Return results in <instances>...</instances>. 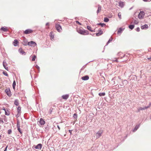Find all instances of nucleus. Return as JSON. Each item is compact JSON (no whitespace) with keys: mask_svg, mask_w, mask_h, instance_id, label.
<instances>
[{"mask_svg":"<svg viewBox=\"0 0 151 151\" xmlns=\"http://www.w3.org/2000/svg\"><path fill=\"white\" fill-rule=\"evenodd\" d=\"M134 23L135 24H137L138 23V22L136 20H135L134 21Z\"/></svg>","mask_w":151,"mask_h":151,"instance_id":"nucleus-42","label":"nucleus"},{"mask_svg":"<svg viewBox=\"0 0 151 151\" xmlns=\"http://www.w3.org/2000/svg\"><path fill=\"white\" fill-rule=\"evenodd\" d=\"M2 109H3V110H4L5 111H6V109H5V107H3V108H2Z\"/></svg>","mask_w":151,"mask_h":151,"instance_id":"nucleus-49","label":"nucleus"},{"mask_svg":"<svg viewBox=\"0 0 151 151\" xmlns=\"http://www.w3.org/2000/svg\"><path fill=\"white\" fill-rule=\"evenodd\" d=\"M50 35L51 39H53L54 37V35L53 34V32H50Z\"/></svg>","mask_w":151,"mask_h":151,"instance_id":"nucleus-25","label":"nucleus"},{"mask_svg":"<svg viewBox=\"0 0 151 151\" xmlns=\"http://www.w3.org/2000/svg\"><path fill=\"white\" fill-rule=\"evenodd\" d=\"M148 59L149 60H150V61H151V57H150V58H148Z\"/></svg>","mask_w":151,"mask_h":151,"instance_id":"nucleus-54","label":"nucleus"},{"mask_svg":"<svg viewBox=\"0 0 151 151\" xmlns=\"http://www.w3.org/2000/svg\"><path fill=\"white\" fill-rule=\"evenodd\" d=\"M1 135H0V139H1Z\"/></svg>","mask_w":151,"mask_h":151,"instance_id":"nucleus-59","label":"nucleus"},{"mask_svg":"<svg viewBox=\"0 0 151 151\" xmlns=\"http://www.w3.org/2000/svg\"><path fill=\"white\" fill-rule=\"evenodd\" d=\"M113 38L111 37L109 40L108 42H107L106 45H107L109 44L111 41L112 40Z\"/></svg>","mask_w":151,"mask_h":151,"instance_id":"nucleus-33","label":"nucleus"},{"mask_svg":"<svg viewBox=\"0 0 151 151\" xmlns=\"http://www.w3.org/2000/svg\"><path fill=\"white\" fill-rule=\"evenodd\" d=\"M3 66L4 68L7 67V64L6 63V62L5 61H4L3 63Z\"/></svg>","mask_w":151,"mask_h":151,"instance_id":"nucleus-28","label":"nucleus"},{"mask_svg":"<svg viewBox=\"0 0 151 151\" xmlns=\"http://www.w3.org/2000/svg\"><path fill=\"white\" fill-rule=\"evenodd\" d=\"M21 114H20V113H17V114L16 115V116L17 118L19 117L20 116V115Z\"/></svg>","mask_w":151,"mask_h":151,"instance_id":"nucleus-39","label":"nucleus"},{"mask_svg":"<svg viewBox=\"0 0 151 151\" xmlns=\"http://www.w3.org/2000/svg\"><path fill=\"white\" fill-rule=\"evenodd\" d=\"M136 30L137 32H139L140 31V28L139 27H138L136 29Z\"/></svg>","mask_w":151,"mask_h":151,"instance_id":"nucleus-43","label":"nucleus"},{"mask_svg":"<svg viewBox=\"0 0 151 151\" xmlns=\"http://www.w3.org/2000/svg\"><path fill=\"white\" fill-rule=\"evenodd\" d=\"M8 146H7L5 148V150H4V151H6L7 150V148Z\"/></svg>","mask_w":151,"mask_h":151,"instance_id":"nucleus-50","label":"nucleus"},{"mask_svg":"<svg viewBox=\"0 0 151 151\" xmlns=\"http://www.w3.org/2000/svg\"><path fill=\"white\" fill-rule=\"evenodd\" d=\"M114 80V79H113L112 80V81H113Z\"/></svg>","mask_w":151,"mask_h":151,"instance_id":"nucleus-60","label":"nucleus"},{"mask_svg":"<svg viewBox=\"0 0 151 151\" xmlns=\"http://www.w3.org/2000/svg\"><path fill=\"white\" fill-rule=\"evenodd\" d=\"M76 23L80 25H81V23H80V22H79L78 21H76Z\"/></svg>","mask_w":151,"mask_h":151,"instance_id":"nucleus-46","label":"nucleus"},{"mask_svg":"<svg viewBox=\"0 0 151 151\" xmlns=\"http://www.w3.org/2000/svg\"><path fill=\"white\" fill-rule=\"evenodd\" d=\"M124 28L123 29H122V28H120L117 31V33L118 34H121L122 32V31L124 30Z\"/></svg>","mask_w":151,"mask_h":151,"instance_id":"nucleus-19","label":"nucleus"},{"mask_svg":"<svg viewBox=\"0 0 151 151\" xmlns=\"http://www.w3.org/2000/svg\"><path fill=\"white\" fill-rule=\"evenodd\" d=\"M49 25V22H47L46 24V26H48Z\"/></svg>","mask_w":151,"mask_h":151,"instance_id":"nucleus-52","label":"nucleus"},{"mask_svg":"<svg viewBox=\"0 0 151 151\" xmlns=\"http://www.w3.org/2000/svg\"><path fill=\"white\" fill-rule=\"evenodd\" d=\"M139 125H136L135 127L134 128L133 130V132H135V131H136L137 130V129L139 128Z\"/></svg>","mask_w":151,"mask_h":151,"instance_id":"nucleus-24","label":"nucleus"},{"mask_svg":"<svg viewBox=\"0 0 151 151\" xmlns=\"http://www.w3.org/2000/svg\"><path fill=\"white\" fill-rule=\"evenodd\" d=\"M98 32V33L96 34V36H99L103 34V32L101 29H99Z\"/></svg>","mask_w":151,"mask_h":151,"instance_id":"nucleus-14","label":"nucleus"},{"mask_svg":"<svg viewBox=\"0 0 151 151\" xmlns=\"http://www.w3.org/2000/svg\"><path fill=\"white\" fill-rule=\"evenodd\" d=\"M134 25H130L129 26V28L131 29H132L134 28Z\"/></svg>","mask_w":151,"mask_h":151,"instance_id":"nucleus-31","label":"nucleus"},{"mask_svg":"<svg viewBox=\"0 0 151 151\" xmlns=\"http://www.w3.org/2000/svg\"><path fill=\"white\" fill-rule=\"evenodd\" d=\"M18 42L17 40H15L13 42V44L15 46H16L18 45Z\"/></svg>","mask_w":151,"mask_h":151,"instance_id":"nucleus-20","label":"nucleus"},{"mask_svg":"<svg viewBox=\"0 0 151 151\" xmlns=\"http://www.w3.org/2000/svg\"><path fill=\"white\" fill-rule=\"evenodd\" d=\"M19 51L20 53H21L22 54L25 55L26 53L25 52L23 51L21 48H19Z\"/></svg>","mask_w":151,"mask_h":151,"instance_id":"nucleus-22","label":"nucleus"},{"mask_svg":"<svg viewBox=\"0 0 151 151\" xmlns=\"http://www.w3.org/2000/svg\"><path fill=\"white\" fill-rule=\"evenodd\" d=\"M5 114L6 115H9V112L8 110L5 111Z\"/></svg>","mask_w":151,"mask_h":151,"instance_id":"nucleus-36","label":"nucleus"},{"mask_svg":"<svg viewBox=\"0 0 151 151\" xmlns=\"http://www.w3.org/2000/svg\"><path fill=\"white\" fill-rule=\"evenodd\" d=\"M105 95V93L104 92L100 93H99V95L100 96H104Z\"/></svg>","mask_w":151,"mask_h":151,"instance_id":"nucleus-27","label":"nucleus"},{"mask_svg":"<svg viewBox=\"0 0 151 151\" xmlns=\"http://www.w3.org/2000/svg\"><path fill=\"white\" fill-rule=\"evenodd\" d=\"M17 113H21V108L20 106L18 107L17 109Z\"/></svg>","mask_w":151,"mask_h":151,"instance_id":"nucleus-21","label":"nucleus"},{"mask_svg":"<svg viewBox=\"0 0 151 151\" xmlns=\"http://www.w3.org/2000/svg\"><path fill=\"white\" fill-rule=\"evenodd\" d=\"M93 31H91V32H95V29L94 30H92Z\"/></svg>","mask_w":151,"mask_h":151,"instance_id":"nucleus-57","label":"nucleus"},{"mask_svg":"<svg viewBox=\"0 0 151 151\" xmlns=\"http://www.w3.org/2000/svg\"><path fill=\"white\" fill-rule=\"evenodd\" d=\"M35 67L38 69V70H40V67H39L38 65H36L35 66Z\"/></svg>","mask_w":151,"mask_h":151,"instance_id":"nucleus-45","label":"nucleus"},{"mask_svg":"<svg viewBox=\"0 0 151 151\" xmlns=\"http://www.w3.org/2000/svg\"><path fill=\"white\" fill-rule=\"evenodd\" d=\"M17 129H18V131H19V132H20V133L21 134H22V132L21 131V130L19 122H17Z\"/></svg>","mask_w":151,"mask_h":151,"instance_id":"nucleus-9","label":"nucleus"},{"mask_svg":"<svg viewBox=\"0 0 151 151\" xmlns=\"http://www.w3.org/2000/svg\"><path fill=\"white\" fill-rule=\"evenodd\" d=\"M16 82L15 81H14L12 84V87L13 88V89H14L15 88V86H16Z\"/></svg>","mask_w":151,"mask_h":151,"instance_id":"nucleus-32","label":"nucleus"},{"mask_svg":"<svg viewBox=\"0 0 151 151\" xmlns=\"http://www.w3.org/2000/svg\"><path fill=\"white\" fill-rule=\"evenodd\" d=\"M1 30L4 32H6L7 31V29L6 27H2L1 29Z\"/></svg>","mask_w":151,"mask_h":151,"instance_id":"nucleus-26","label":"nucleus"},{"mask_svg":"<svg viewBox=\"0 0 151 151\" xmlns=\"http://www.w3.org/2000/svg\"><path fill=\"white\" fill-rule=\"evenodd\" d=\"M118 78H119L120 79V78L119 77Z\"/></svg>","mask_w":151,"mask_h":151,"instance_id":"nucleus-61","label":"nucleus"},{"mask_svg":"<svg viewBox=\"0 0 151 151\" xmlns=\"http://www.w3.org/2000/svg\"><path fill=\"white\" fill-rule=\"evenodd\" d=\"M5 92L6 93L7 95L9 96H11L12 95L10 89L9 88H8L5 89Z\"/></svg>","mask_w":151,"mask_h":151,"instance_id":"nucleus-7","label":"nucleus"},{"mask_svg":"<svg viewBox=\"0 0 151 151\" xmlns=\"http://www.w3.org/2000/svg\"><path fill=\"white\" fill-rule=\"evenodd\" d=\"M32 30L30 29H28L24 31V33L25 34H28L32 33Z\"/></svg>","mask_w":151,"mask_h":151,"instance_id":"nucleus-8","label":"nucleus"},{"mask_svg":"<svg viewBox=\"0 0 151 151\" xmlns=\"http://www.w3.org/2000/svg\"><path fill=\"white\" fill-rule=\"evenodd\" d=\"M77 32L79 34L84 35H87L88 34V32L86 30H82L79 29L77 30Z\"/></svg>","mask_w":151,"mask_h":151,"instance_id":"nucleus-1","label":"nucleus"},{"mask_svg":"<svg viewBox=\"0 0 151 151\" xmlns=\"http://www.w3.org/2000/svg\"><path fill=\"white\" fill-rule=\"evenodd\" d=\"M150 107V106L149 105L147 106H145L143 108L140 107L139 108V109H138V111L139 112L140 111V110H144L146 109H147L149 108Z\"/></svg>","mask_w":151,"mask_h":151,"instance_id":"nucleus-12","label":"nucleus"},{"mask_svg":"<svg viewBox=\"0 0 151 151\" xmlns=\"http://www.w3.org/2000/svg\"><path fill=\"white\" fill-rule=\"evenodd\" d=\"M119 5L121 8L123 7L124 5V2L121 1H120L119 2Z\"/></svg>","mask_w":151,"mask_h":151,"instance_id":"nucleus-16","label":"nucleus"},{"mask_svg":"<svg viewBox=\"0 0 151 151\" xmlns=\"http://www.w3.org/2000/svg\"><path fill=\"white\" fill-rule=\"evenodd\" d=\"M72 130H69V132L70 133V135H71V134H72Z\"/></svg>","mask_w":151,"mask_h":151,"instance_id":"nucleus-48","label":"nucleus"},{"mask_svg":"<svg viewBox=\"0 0 151 151\" xmlns=\"http://www.w3.org/2000/svg\"><path fill=\"white\" fill-rule=\"evenodd\" d=\"M27 45L31 47H35L37 45L36 43L35 42L32 41L28 42Z\"/></svg>","mask_w":151,"mask_h":151,"instance_id":"nucleus-5","label":"nucleus"},{"mask_svg":"<svg viewBox=\"0 0 151 151\" xmlns=\"http://www.w3.org/2000/svg\"><path fill=\"white\" fill-rule=\"evenodd\" d=\"M27 41L26 40H24L23 41V44L24 45L26 46L27 44Z\"/></svg>","mask_w":151,"mask_h":151,"instance_id":"nucleus-30","label":"nucleus"},{"mask_svg":"<svg viewBox=\"0 0 151 151\" xmlns=\"http://www.w3.org/2000/svg\"><path fill=\"white\" fill-rule=\"evenodd\" d=\"M12 133V131L11 129H9L8 130V134H10Z\"/></svg>","mask_w":151,"mask_h":151,"instance_id":"nucleus-44","label":"nucleus"},{"mask_svg":"<svg viewBox=\"0 0 151 151\" xmlns=\"http://www.w3.org/2000/svg\"><path fill=\"white\" fill-rule=\"evenodd\" d=\"M57 127H58V129L59 130H60V127L59 126V125H57Z\"/></svg>","mask_w":151,"mask_h":151,"instance_id":"nucleus-53","label":"nucleus"},{"mask_svg":"<svg viewBox=\"0 0 151 151\" xmlns=\"http://www.w3.org/2000/svg\"><path fill=\"white\" fill-rule=\"evenodd\" d=\"M5 69L6 70H8V68L7 67H5Z\"/></svg>","mask_w":151,"mask_h":151,"instance_id":"nucleus-51","label":"nucleus"},{"mask_svg":"<svg viewBox=\"0 0 151 151\" xmlns=\"http://www.w3.org/2000/svg\"><path fill=\"white\" fill-rule=\"evenodd\" d=\"M103 134V131L102 130H100L96 134V138L98 139Z\"/></svg>","mask_w":151,"mask_h":151,"instance_id":"nucleus-3","label":"nucleus"},{"mask_svg":"<svg viewBox=\"0 0 151 151\" xmlns=\"http://www.w3.org/2000/svg\"><path fill=\"white\" fill-rule=\"evenodd\" d=\"M109 20V19L106 17L104 18V21L105 22H108Z\"/></svg>","mask_w":151,"mask_h":151,"instance_id":"nucleus-35","label":"nucleus"},{"mask_svg":"<svg viewBox=\"0 0 151 151\" xmlns=\"http://www.w3.org/2000/svg\"><path fill=\"white\" fill-rule=\"evenodd\" d=\"M3 73L6 76H8V74L5 71H3Z\"/></svg>","mask_w":151,"mask_h":151,"instance_id":"nucleus-37","label":"nucleus"},{"mask_svg":"<svg viewBox=\"0 0 151 151\" xmlns=\"http://www.w3.org/2000/svg\"><path fill=\"white\" fill-rule=\"evenodd\" d=\"M128 83V82L126 80H124L122 82L121 84H119L118 85V87L119 88H121V86H123L124 87Z\"/></svg>","mask_w":151,"mask_h":151,"instance_id":"nucleus-2","label":"nucleus"},{"mask_svg":"<svg viewBox=\"0 0 151 151\" xmlns=\"http://www.w3.org/2000/svg\"><path fill=\"white\" fill-rule=\"evenodd\" d=\"M69 95L68 94H66L63 95L62 96V98L66 100L68 98Z\"/></svg>","mask_w":151,"mask_h":151,"instance_id":"nucleus-17","label":"nucleus"},{"mask_svg":"<svg viewBox=\"0 0 151 151\" xmlns=\"http://www.w3.org/2000/svg\"><path fill=\"white\" fill-rule=\"evenodd\" d=\"M89 77L88 76H86L81 77V79L83 81L87 80L89 79Z\"/></svg>","mask_w":151,"mask_h":151,"instance_id":"nucleus-15","label":"nucleus"},{"mask_svg":"<svg viewBox=\"0 0 151 151\" xmlns=\"http://www.w3.org/2000/svg\"><path fill=\"white\" fill-rule=\"evenodd\" d=\"M4 123V121H3L1 119H0V123Z\"/></svg>","mask_w":151,"mask_h":151,"instance_id":"nucleus-47","label":"nucleus"},{"mask_svg":"<svg viewBox=\"0 0 151 151\" xmlns=\"http://www.w3.org/2000/svg\"><path fill=\"white\" fill-rule=\"evenodd\" d=\"M30 57H32V61H34L35 60L36 56L35 55H33L30 56Z\"/></svg>","mask_w":151,"mask_h":151,"instance_id":"nucleus-23","label":"nucleus"},{"mask_svg":"<svg viewBox=\"0 0 151 151\" xmlns=\"http://www.w3.org/2000/svg\"><path fill=\"white\" fill-rule=\"evenodd\" d=\"M145 14V13L143 11H141L138 15V17L140 19H142L144 17Z\"/></svg>","mask_w":151,"mask_h":151,"instance_id":"nucleus-6","label":"nucleus"},{"mask_svg":"<svg viewBox=\"0 0 151 151\" xmlns=\"http://www.w3.org/2000/svg\"><path fill=\"white\" fill-rule=\"evenodd\" d=\"M114 61L116 62H118V60L117 59H116V60H114Z\"/></svg>","mask_w":151,"mask_h":151,"instance_id":"nucleus-56","label":"nucleus"},{"mask_svg":"<svg viewBox=\"0 0 151 151\" xmlns=\"http://www.w3.org/2000/svg\"><path fill=\"white\" fill-rule=\"evenodd\" d=\"M118 16L119 17V18L120 19H121V14L120 13H119L118 14Z\"/></svg>","mask_w":151,"mask_h":151,"instance_id":"nucleus-41","label":"nucleus"},{"mask_svg":"<svg viewBox=\"0 0 151 151\" xmlns=\"http://www.w3.org/2000/svg\"><path fill=\"white\" fill-rule=\"evenodd\" d=\"M39 124L41 125H43L45 124V122L42 118H40L39 121Z\"/></svg>","mask_w":151,"mask_h":151,"instance_id":"nucleus-10","label":"nucleus"},{"mask_svg":"<svg viewBox=\"0 0 151 151\" xmlns=\"http://www.w3.org/2000/svg\"><path fill=\"white\" fill-rule=\"evenodd\" d=\"M42 146V145L41 144H39L35 146V148L36 149L41 150Z\"/></svg>","mask_w":151,"mask_h":151,"instance_id":"nucleus-11","label":"nucleus"},{"mask_svg":"<svg viewBox=\"0 0 151 151\" xmlns=\"http://www.w3.org/2000/svg\"><path fill=\"white\" fill-rule=\"evenodd\" d=\"M148 28V25L145 24L144 25H142L141 27V28L142 29H147Z\"/></svg>","mask_w":151,"mask_h":151,"instance_id":"nucleus-13","label":"nucleus"},{"mask_svg":"<svg viewBox=\"0 0 151 151\" xmlns=\"http://www.w3.org/2000/svg\"><path fill=\"white\" fill-rule=\"evenodd\" d=\"M101 10V6L99 5H98V9H97V11L96 13L97 14H98L99 12H100Z\"/></svg>","mask_w":151,"mask_h":151,"instance_id":"nucleus-18","label":"nucleus"},{"mask_svg":"<svg viewBox=\"0 0 151 151\" xmlns=\"http://www.w3.org/2000/svg\"><path fill=\"white\" fill-rule=\"evenodd\" d=\"M55 27L57 30L59 32H61L62 30V29L61 26L59 24H55Z\"/></svg>","mask_w":151,"mask_h":151,"instance_id":"nucleus-4","label":"nucleus"},{"mask_svg":"<svg viewBox=\"0 0 151 151\" xmlns=\"http://www.w3.org/2000/svg\"><path fill=\"white\" fill-rule=\"evenodd\" d=\"M97 25H101L102 27H103L104 26H105L106 25L105 24L102 23H97Z\"/></svg>","mask_w":151,"mask_h":151,"instance_id":"nucleus-29","label":"nucleus"},{"mask_svg":"<svg viewBox=\"0 0 151 151\" xmlns=\"http://www.w3.org/2000/svg\"><path fill=\"white\" fill-rule=\"evenodd\" d=\"M73 117L74 118H75V119H76V118H77V115L76 114H73Z\"/></svg>","mask_w":151,"mask_h":151,"instance_id":"nucleus-38","label":"nucleus"},{"mask_svg":"<svg viewBox=\"0 0 151 151\" xmlns=\"http://www.w3.org/2000/svg\"><path fill=\"white\" fill-rule=\"evenodd\" d=\"M15 105H16V106H18L19 105V104H15Z\"/></svg>","mask_w":151,"mask_h":151,"instance_id":"nucleus-58","label":"nucleus"},{"mask_svg":"<svg viewBox=\"0 0 151 151\" xmlns=\"http://www.w3.org/2000/svg\"><path fill=\"white\" fill-rule=\"evenodd\" d=\"M87 28L88 30H89L90 31H93L91 29V27L90 26H87Z\"/></svg>","mask_w":151,"mask_h":151,"instance_id":"nucleus-34","label":"nucleus"},{"mask_svg":"<svg viewBox=\"0 0 151 151\" xmlns=\"http://www.w3.org/2000/svg\"><path fill=\"white\" fill-rule=\"evenodd\" d=\"M14 104H18V100L17 99H16L15 100Z\"/></svg>","mask_w":151,"mask_h":151,"instance_id":"nucleus-40","label":"nucleus"},{"mask_svg":"<svg viewBox=\"0 0 151 151\" xmlns=\"http://www.w3.org/2000/svg\"><path fill=\"white\" fill-rule=\"evenodd\" d=\"M143 1L145 2H146L148 0H142Z\"/></svg>","mask_w":151,"mask_h":151,"instance_id":"nucleus-55","label":"nucleus"}]
</instances>
